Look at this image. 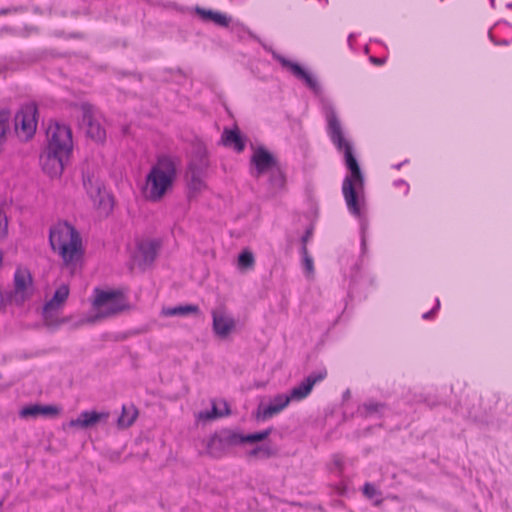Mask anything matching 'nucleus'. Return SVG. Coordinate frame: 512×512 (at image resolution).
Here are the masks:
<instances>
[{"mask_svg": "<svg viewBox=\"0 0 512 512\" xmlns=\"http://www.w3.org/2000/svg\"><path fill=\"white\" fill-rule=\"evenodd\" d=\"M271 432L272 429L269 428L261 432L241 435L231 430L224 429L215 433L209 439L206 445L207 453L214 458H220L224 456L231 447L244 443L261 442L267 439Z\"/></svg>", "mask_w": 512, "mask_h": 512, "instance_id": "nucleus-4", "label": "nucleus"}, {"mask_svg": "<svg viewBox=\"0 0 512 512\" xmlns=\"http://www.w3.org/2000/svg\"><path fill=\"white\" fill-rule=\"evenodd\" d=\"M212 318L213 331L219 338L226 339L235 330L236 321L226 313L224 307L212 310Z\"/></svg>", "mask_w": 512, "mask_h": 512, "instance_id": "nucleus-14", "label": "nucleus"}, {"mask_svg": "<svg viewBox=\"0 0 512 512\" xmlns=\"http://www.w3.org/2000/svg\"><path fill=\"white\" fill-rule=\"evenodd\" d=\"M370 61L377 65V66H380V65H383L385 63V58H378V57H370Z\"/></svg>", "mask_w": 512, "mask_h": 512, "instance_id": "nucleus-37", "label": "nucleus"}, {"mask_svg": "<svg viewBox=\"0 0 512 512\" xmlns=\"http://www.w3.org/2000/svg\"><path fill=\"white\" fill-rule=\"evenodd\" d=\"M109 417V413L106 412H96V411H84L82 412L78 418L72 419L69 422L70 427H78L82 429L95 427L101 421L107 420Z\"/></svg>", "mask_w": 512, "mask_h": 512, "instance_id": "nucleus-16", "label": "nucleus"}, {"mask_svg": "<svg viewBox=\"0 0 512 512\" xmlns=\"http://www.w3.org/2000/svg\"><path fill=\"white\" fill-rule=\"evenodd\" d=\"M222 142L227 147H233L237 152H242L245 148V139L241 136L238 129H225L222 135Z\"/></svg>", "mask_w": 512, "mask_h": 512, "instance_id": "nucleus-20", "label": "nucleus"}, {"mask_svg": "<svg viewBox=\"0 0 512 512\" xmlns=\"http://www.w3.org/2000/svg\"><path fill=\"white\" fill-rule=\"evenodd\" d=\"M83 185L86 189L87 194L89 197L96 202L99 198V203L102 202V187L101 184L97 179H95L93 176L90 175H84L83 176Z\"/></svg>", "mask_w": 512, "mask_h": 512, "instance_id": "nucleus-22", "label": "nucleus"}, {"mask_svg": "<svg viewBox=\"0 0 512 512\" xmlns=\"http://www.w3.org/2000/svg\"><path fill=\"white\" fill-rule=\"evenodd\" d=\"M196 13L201 16V18L205 21H213L217 25L221 27H228L230 23V19L220 12H215L212 10H206L204 8L197 7Z\"/></svg>", "mask_w": 512, "mask_h": 512, "instance_id": "nucleus-21", "label": "nucleus"}, {"mask_svg": "<svg viewBox=\"0 0 512 512\" xmlns=\"http://www.w3.org/2000/svg\"><path fill=\"white\" fill-rule=\"evenodd\" d=\"M434 310H435V309H433V310H431V311H429V312L425 313V314L423 315V317H424L425 319H429V318H431V316L434 314Z\"/></svg>", "mask_w": 512, "mask_h": 512, "instance_id": "nucleus-38", "label": "nucleus"}, {"mask_svg": "<svg viewBox=\"0 0 512 512\" xmlns=\"http://www.w3.org/2000/svg\"><path fill=\"white\" fill-rule=\"evenodd\" d=\"M55 311L56 310H46V305H44L43 314H44L45 323L48 326H58L61 323H63V321H59L57 319V317L54 314Z\"/></svg>", "mask_w": 512, "mask_h": 512, "instance_id": "nucleus-30", "label": "nucleus"}, {"mask_svg": "<svg viewBox=\"0 0 512 512\" xmlns=\"http://www.w3.org/2000/svg\"><path fill=\"white\" fill-rule=\"evenodd\" d=\"M259 454H263L266 458L270 456L269 449L261 446L256 447L249 452V455L252 457H257Z\"/></svg>", "mask_w": 512, "mask_h": 512, "instance_id": "nucleus-34", "label": "nucleus"}, {"mask_svg": "<svg viewBox=\"0 0 512 512\" xmlns=\"http://www.w3.org/2000/svg\"><path fill=\"white\" fill-rule=\"evenodd\" d=\"M269 174V185L273 192L281 190L285 187L286 177L283 172L281 165L277 166L273 170L268 172Z\"/></svg>", "mask_w": 512, "mask_h": 512, "instance_id": "nucleus-25", "label": "nucleus"}, {"mask_svg": "<svg viewBox=\"0 0 512 512\" xmlns=\"http://www.w3.org/2000/svg\"><path fill=\"white\" fill-rule=\"evenodd\" d=\"M282 65L291 70L293 75L305 82V84L315 93L320 92V86L315 78L305 71L299 64L283 59Z\"/></svg>", "mask_w": 512, "mask_h": 512, "instance_id": "nucleus-18", "label": "nucleus"}, {"mask_svg": "<svg viewBox=\"0 0 512 512\" xmlns=\"http://www.w3.org/2000/svg\"><path fill=\"white\" fill-rule=\"evenodd\" d=\"M8 229V220L6 213L3 211L2 206L0 205V239L4 238L7 235Z\"/></svg>", "mask_w": 512, "mask_h": 512, "instance_id": "nucleus-31", "label": "nucleus"}, {"mask_svg": "<svg viewBox=\"0 0 512 512\" xmlns=\"http://www.w3.org/2000/svg\"><path fill=\"white\" fill-rule=\"evenodd\" d=\"M291 401H293V400L290 397V395H283V394L277 395L274 398L273 403L270 404L269 406H267L263 410L262 415H261L262 418L263 419L271 418L275 414L281 412Z\"/></svg>", "mask_w": 512, "mask_h": 512, "instance_id": "nucleus-19", "label": "nucleus"}, {"mask_svg": "<svg viewBox=\"0 0 512 512\" xmlns=\"http://www.w3.org/2000/svg\"><path fill=\"white\" fill-rule=\"evenodd\" d=\"M363 494L366 498L368 499H372L373 497L377 496V495H381V492L378 491L374 485L370 484V483H366L363 487Z\"/></svg>", "mask_w": 512, "mask_h": 512, "instance_id": "nucleus-32", "label": "nucleus"}, {"mask_svg": "<svg viewBox=\"0 0 512 512\" xmlns=\"http://www.w3.org/2000/svg\"><path fill=\"white\" fill-rule=\"evenodd\" d=\"M38 108L35 103H27L21 107L14 118L17 135L25 140L32 138L37 128Z\"/></svg>", "mask_w": 512, "mask_h": 512, "instance_id": "nucleus-8", "label": "nucleus"}, {"mask_svg": "<svg viewBox=\"0 0 512 512\" xmlns=\"http://www.w3.org/2000/svg\"><path fill=\"white\" fill-rule=\"evenodd\" d=\"M8 304H14V301L8 300V293L0 292V311Z\"/></svg>", "mask_w": 512, "mask_h": 512, "instance_id": "nucleus-36", "label": "nucleus"}, {"mask_svg": "<svg viewBox=\"0 0 512 512\" xmlns=\"http://www.w3.org/2000/svg\"><path fill=\"white\" fill-rule=\"evenodd\" d=\"M208 167L209 160L206 148L201 144L194 146L192 158L186 172V180L190 191L189 197H192V194L201 192L205 188L204 177Z\"/></svg>", "mask_w": 512, "mask_h": 512, "instance_id": "nucleus-6", "label": "nucleus"}, {"mask_svg": "<svg viewBox=\"0 0 512 512\" xmlns=\"http://www.w3.org/2000/svg\"><path fill=\"white\" fill-rule=\"evenodd\" d=\"M59 413L60 409L57 406L34 404L23 407L19 412V416L24 419L37 418L39 416L55 417Z\"/></svg>", "mask_w": 512, "mask_h": 512, "instance_id": "nucleus-17", "label": "nucleus"}, {"mask_svg": "<svg viewBox=\"0 0 512 512\" xmlns=\"http://www.w3.org/2000/svg\"><path fill=\"white\" fill-rule=\"evenodd\" d=\"M49 241L52 249L58 251L64 264L75 269L82 257V240L77 230L68 223H58L50 229Z\"/></svg>", "mask_w": 512, "mask_h": 512, "instance_id": "nucleus-2", "label": "nucleus"}, {"mask_svg": "<svg viewBox=\"0 0 512 512\" xmlns=\"http://www.w3.org/2000/svg\"><path fill=\"white\" fill-rule=\"evenodd\" d=\"M225 413L221 412L220 410L217 409L216 406H213V409L211 412H206L205 414H201L200 417L203 418V419H215V418H218V417H222L224 416Z\"/></svg>", "mask_w": 512, "mask_h": 512, "instance_id": "nucleus-33", "label": "nucleus"}, {"mask_svg": "<svg viewBox=\"0 0 512 512\" xmlns=\"http://www.w3.org/2000/svg\"><path fill=\"white\" fill-rule=\"evenodd\" d=\"M2 506V502L0 501V507Z\"/></svg>", "mask_w": 512, "mask_h": 512, "instance_id": "nucleus-44", "label": "nucleus"}, {"mask_svg": "<svg viewBox=\"0 0 512 512\" xmlns=\"http://www.w3.org/2000/svg\"><path fill=\"white\" fill-rule=\"evenodd\" d=\"M10 12H11V10H10V9L4 8V9H1V11H0V15H6V14H8V13H10Z\"/></svg>", "mask_w": 512, "mask_h": 512, "instance_id": "nucleus-40", "label": "nucleus"}, {"mask_svg": "<svg viewBox=\"0 0 512 512\" xmlns=\"http://www.w3.org/2000/svg\"><path fill=\"white\" fill-rule=\"evenodd\" d=\"M327 131L336 148L343 152L345 165L349 174L345 177L342 192L349 211L355 215L361 214V202L363 201L364 176L357 159L353 154L351 143L345 139L341 123L333 108L326 111Z\"/></svg>", "mask_w": 512, "mask_h": 512, "instance_id": "nucleus-1", "label": "nucleus"}, {"mask_svg": "<svg viewBox=\"0 0 512 512\" xmlns=\"http://www.w3.org/2000/svg\"><path fill=\"white\" fill-rule=\"evenodd\" d=\"M8 300L22 305L32 296V276L27 269L18 268L14 275V289L7 291Z\"/></svg>", "mask_w": 512, "mask_h": 512, "instance_id": "nucleus-9", "label": "nucleus"}, {"mask_svg": "<svg viewBox=\"0 0 512 512\" xmlns=\"http://www.w3.org/2000/svg\"><path fill=\"white\" fill-rule=\"evenodd\" d=\"M312 236H313V227L310 226L309 228L306 229L304 235L301 238L302 247H307V243L310 241Z\"/></svg>", "mask_w": 512, "mask_h": 512, "instance_id": "nucleus-35", "label": "nucleus"}, {"mask_svg": "<svg viewBox=\"0 0 512 512\" xmlns=\"http://www.w3.org/2000/svg\"><path fill=\"white\" fill-rule=\"evenodd\" d=\"M326 377L327 370L325 369L311 373L300 384L291 389L290 397L293 401L305 399L312 391L314 385L323 381Z\"/></svg>", "mask_w": 512, "mask_h": 512, "instance_id": "nucleus-15", "label": "nucleus"}, {"mask_svg": "<svg viewBox=\"0 0 512 512\" xmlns=\"http://www.w3.org/2000/svg\"><path fill=\"white\" fill-rule=\"evenodd\" d=\"M335 464H336V466H337L339 469H341V467H342V461H341V459H339V458H335Z\"/></svg>", "mask_w": 512, "mask_h": 512, "instance_id": "nucleus-39", "label": "nucleus"}, {"mask_svg": "<svg viewBox=\"0 0 512 512\" xmlns=\"http://www.w3.org/2000/svg\"><path fill=\"white\" fill-rule=\"evenodd\" d=\"M176 177L175 161L167 155L158 157L146 178V197L152 201L160 200L172 188Z\"/></svg>", "mask_w": 512, "mask_h": 512, "instance_id": "nucleus-3", "label": "nucleus"}, {"mask_svg": "<svg viewBox=\"0 0 512 512\" xmlns=\"http://www.w3.org/2000/svg\"><path fill=\"white\" fill-rule=\"evenodd\" d=\"M301 254L303 256V266L307 275H311L314 272L313 259L308 253L307 247L301 248Z\"/></svg>", "mask_w": 512, "mask_h": 512, "instance_id": "nucleus-29", "label": "nucleus"}, {"mask_svg": "<svg viewBox=\"0 0 512 512\" xmlns=\"http://www.w3.org/2000/svg\"><path fill=\"white\" fill-rule=\"evenodd\" d=\"M386 408L384 403L380 402H366L361 407V414L365 417H371L374 414H381Z\"/></svg>", "mask_w": 512, "mask_h": 512, "instance_id": "nucleus-27", "label": "nucleus"}, {"mask_svg": "<svg viewBox=\"0 0 512 512\" xmlns=\"http://www.w3.org/2000/svg\"><path fill=\"white\" fill-rule=\"evenodd\" d=\"M255 264L252 252L245 250L238 257V266L241 269H251Z\"/></svg>", "mask_w": 512, "mask_h": 512, "instance_id": "nucleus-28", "label": "nucleus"}, {"mask_svg": "<svg viewBox=\"0 0 512 512\" xmlns=\"http://www.w3.org/2000/svg\"><path fill=\"white\" fill-rule=\"evenodd\" d=\"M224 406H226V412L225 415L229 414V409L227 408V403H224Z\"/></svg>", "mask_w": 512, "mask_h": 512, "instance_id": "nucleus-42", "label": "nucleus"}, {"mask_svg": "<svg viewBox=\"0 0 512 512\" xmlns=\"http://www.w3.org/2000/svg\"><path fill=\"white\" fill-rule=\"evenodd\" d=\"M81 112V126L85 129L86 135L96 142H103L106 138V132L95 118L94 107L88 103H83Z\"/></svg>", "mask_w": 512, "mask_h": 512, "instance_id": "nucleus-11", "label": "nucleus"}, {"mask_svg": "<svg viewBox=\"0 0 512 512\" xmlns=\"http://www.w3.org/2000/svg\"><path fill=\"white\" fill-rule=\"evenodd\" d=\"M138 411L134 406H123L122 413L118 418L117 425L121 429L130 427L136 420Z\"/></svg>", "mask_w": 512, "mask_h": 512, "instance_id": "nucleus-24", "label": "nucleus"}, {"mask_svg": "<svg viewBox=\"0 0 512 512\" xmlns=\"http://www.w3.org/2000/svg\"><path fill=\"white\" fill-rule=\"evenodd\" d=\"M48 145L52 153L70 155L73 147L71 129L65 124L51 123L46 131Z\"/></svg>", "mask_w": 512, "mask_h": 512, "instance_id": "nucleus-7", "label": "nucleus"}, {"mask_svg": "<svg viewBox=\"0 0 512 512\" xmlns=\"http://www.w3.org/2000/svg\"><path fill=\"white\" fill-rule=\"evenodd\" d=\"M382 502H383V499H378V500H376V501L374 502V505H375V506H380V505L382 504Z\"/></svg>", "mask_w": 512, "mask_h": 512, "instance_id": "nucleus-41", "label": "nucleus"}, {"mask_svg": "<svg viewBox=\"0 0 512 512\" xmlns=\"http://www.w3.org/2000/svg\"><path fill=\"white\" fill-rule=\"evenodd\" d=\"M160 249V242L157 240H140L137 242L136 251L132 256V266L145 269L151 265Z\"/></svg>", "mask_w": 512, "mask_h": 512, "instance_id": "nucleus-10", "label": "nucleus"}, {"mask_svg": "<svg viewBox=\"0 0 512 512\" xmlns=\"http://www.w3.org/2000/svg\"><path fill=\"white\" fill-rule=\"evenodd\" d=\"M69 296V287L67 285H61L54 293L52 299H50L45 305L46 310H58L66 302Z\"/></svg>", "mask_w": 512, "mask_h": 512, "instance_id": "nucleus-23", "label": "nucleus"}, {"mask_svg": "<svg viewBox=\"0 0 512 512\" xmlns=\"http://www.w3.org/2000/svg\"><path fill=\"white\" fill-rule=\"evenodd\" d=\"M162 313L165 316H186L189 314H198L199 307L197 305H180L177 307L164 308Z\"/></svg>", "mask_w": 512, "mask_h": 512, "instance_id": "nucleus-26", "label": "nucleus"}, {"mask_svg": "<svg viewBox=\"0 0 512 512\" xmlns=\"http://www.w3.org/2000/svg\"><path fill=\"white\" fill-rule=\"evenodd\" d=\"M251 164L254 166L252 175L257 179L280 165L278 159L262 146L255 149Z\"/></svg>", "mask_w": 512, "mask_h": 512, "instance_id": "nucleus-12", "label": "nucleus"}, {"mask_svg": "<svg viewBox=\"0 0 512 512\" xmlns=\"http://www.w3.org/2000/svg\"><path fill=\"white\" fill-rule=\"evenodd\" d=\"M439 305H440V302H439V301H437V305H436V308H435V309H437V308L439 307Z\"/></svg>", "mask_w": 512, "mask_h": 512, "instance_id": "nucleus-43", "label": "nucleus"}, {"mask_svg": "<svg viewBox=\"0 0 512 512\" xmlns=\"http://www.w3.org/2000/svg\"><path fill=\"white\" fill-rule=\"evenodd\" d=\"M93 307L96 310V314L88 317L83 323H95L98 320L115 316L127 310L129 305L121 291H101L96 289Z\"/></svg>", "mask_w": 512, "mask_h": 512, "instance_id": "nucleus-5", "label": "nucleus"}, {"mask_svg": "<svg viewBox=\"0 0 512 512\" xmlns=\"http://www.w3.org/2000/svg\"><path fill=\"white\" fill-rule=\"evenodd\" d=\"M70 155H62L59 152L52 153L51 149L47 148L41 155L40 161L45 173L50 177H58L62 174L64 167Z\"/></svg>", "mask_w": 512, "mask_h": 512, "instance_id": "nucleus-13", "label": "nucleus"}]
</instances>
